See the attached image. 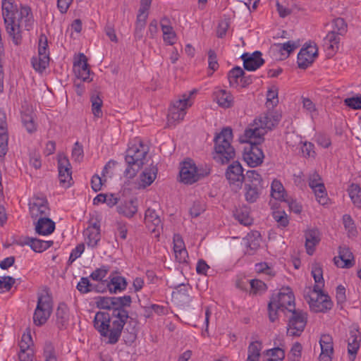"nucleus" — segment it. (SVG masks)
I'll use <instances>...</instances> for the list:
<instances>
[{"label":"nucleus","mask_w":361,"mask_h":361,"mask_svg":"<svg viewBox=\"0 0 361 361\" xmlns=\"http://www.w3.org/2000/svg\"><path fill=\"white\" fill-rule=\"evenodd\" d=\"M285 310L292 313L288 324L287 336H300L305 327L307 317L305 313L295 310V296L289 287L282 288L270 299L268 304L269 320L274 322L278 319V312Z\"/></svg>","instance_id":"1"},{"label":"nucleus","mask_w":361,"mask_h":361,"mask_svg":"<svg viewBox=\"0 0 361 361\" xmlns=\"http://www.w3.org/2000/svg\"><path fill=\"white\" fill-rule=\"evenodd\" d=\"M1 8L7 33L16 45L20 44L23 30L30 31L35 25L32 9L27 5L16 4L14 0H2Z\"/></svg>","instance_id":"2"},{"label":"nucleus","mask_w":361,"mask_h":361,"mask_svg":"<svg viewBox=\"0 0 361 361\" xmlns=\"http://www.w3.org/2000/svg\"><path fill=\"white\" fill-rule=\"evenodd\" d=\"M126 315L122 311H116L114 314L106 312H97L95 314L94 327L106 343L114 345L118 343L126 323Z\"/></svg>","instance_id":"3"},{"label":"nucleus","mask_w":361,"mask_h":361,"mask_svg":"<svg viewBox=\"0 0 361 361\" xmlns=\"http://www.w3.org/2000/svg\"><path fill=\"white\" fill-rule=\"evenodd\" d=\"M281 120V115L276 111H267L259 115L245 130L243 140L249 145L264 141V135L275 128Z\"/></svg>","instance_id":"4"},{"label":"nucleus","mask_w":361,"mask_h":361,"mask_svg":"<svg viewBox=\"0 0 361 361\" xmlns=\"http://www.w3.org/2000/svg\"><path fill=\"white\" fill-rule=\"evenodd\" d=\"M148 152L149 147L140 140L128 148L125 156V161L127 164V168L124 171L126 177L133 178L136 176L138 171L144 165Z\"/></svg>","instance_id":"5"},{"label":"nucleus","mask_w":361,"mask_h":361,"mask_svg":"<svg viewBox=\"0 0 361 361\" xmlns=\"http://www.w3.org/2000/svg\"><path fill=\"white\" fill-rule=\"evenodd\" d=\"M233 131L230 127L224 128L214 137V159L221 164L228 163L235 157V152L231 145Z\"/></svg>","instance_id":"6"},{"label":"nucleus","mask_w":361,"mask_h":361,"mask_svg":"<svg viewBox=\"0 0 361 361\" xmlns=\"http://www.w3.org/2000/svg\"><path fill=\"white\" fill-rule=\"evenodd\" d=\"M195 92L194 90L188 94H183L180 98L171 103L168 114V122L169 123L183 120L186 114V110L192 104L191 97Z\"/></svg>","instance_id":"7"},{"label":"nucleus","mask_w":361,"mask_h":361,"mask_svg":"<svg viewBox=\"0 0 361 361\" xmlns=\"http://www.w3.org/2000/svg\"><path fill=\"white\" fill-rule=\"evenodd\" d=\"M52 312L51 298L48 293H41L37 297V304L33 314V322L36 326L44 324Z\"/></svg>","instance_id":"8"},{"label":"nucleus","mask_w":361,"mask_h":361,"mask_svg":"<svg viewBox=\"0 0 361 361\" xmlns=\"http://www.w3.org/2000/svg\"><path fill=\"white\" fill-rule=\"evenodd\" d=\"M209 173V169H198L195 163L190 159L183 162L180 171V178L181 182L185 184H192Z\"/></svg>","instance_id":"9"},{"label":"nucleus","mask_w":361,"mask_h":361,"mask_svg":"<svg viewBox=\"0 0 361 361\" xmlns=\"http://www.w3.org/2000/svg\"><path fill=\"white\" fill-rule=\"evenodd\" d=\"M310 308L314 312H326L333 307V302L330 297L325 294L322 290L320 292L310 290V294L305 295Z\"/></svg>","instance_id":"10"},{"label":"nucleus","mask_w":361,"mask_h":361,"mask_svg":"<svg viewBox=\"0 0 361 361\" xmlns=\"http://www.w3.org/2000/svg\"><path fill=\"white\" fill-rule=\"evenodd\" d=\"M29 209L30 216L35 220L47 218L49 214L48 202L44 197H34L29 202Z\"/></svg>","instance_id":"11"},{"label":"nucleus","mask_w":361,"mask_h":361,"mask_svg":"<svg viewBox=\"0 0 361 361\" xmlns=\"http://www.w3.org/2000/svg\"><path fill=\"white\" fill-rule=\"evenodd\" d=\"M318 54L316 44H307L302 47L298 54V66L300 68L306 69L315 60Z\"/></svg>","instance_id":"12"},{"label":"nucleus","mask_w":361,"mask_h":361,"mask_svg":"<svg viewBox=\"0 0 361 361\" xmlns=\"http://www.w3.org/2000/svg\"><path fill=\"white\" fill-rule=\"evenodd\" d=\"M243 159L250 167H255L262 163L264 154L257 142L251 143L245 147Z\"/></svg>","instance_id":"13"},{"label":"nucleus","mask_w":361,"mask_h":361,"mask_svg":"<svg viewBox=\"0 0 361 361\" xmlns=\"http://www.w3.org/2000/svg\"><path fill=\"white\" fill-rule=\"evenodd\" d=\"M226 177L231 185L240 188L245 179L243 169L238 161L230 164L226 171Z\"/></svg>","instance_id":"14"},{"label":"nucleus","mask_w":361,"mask_h":361,"mask_svg":"<svg viewBox=\"0 0 361 361\" xmlns=\"http://www.w3.org/2000/svg\"><path fill=\"white\" fill-rule=\"evenodd\" d=\"M58 170L60 185L64 188L69 187L71 185L70 182L72 180V171L69 160L66 156H59Z\"/></svg>","instance_id":"15"},{"label":"nucleus","mask_w":361,"mask_h":361,"mask_svg":"<svg viewBox=\"0 0 361 361\" xmlns=\"http://www.w3.org/2000/svg\"><path fill=\"white\" fill-rule=\"evenodd\" d=\"M145 223L152 233L157 232L156 236H159V230L162 228V221L159 212L156 209L148 208L145 211Z\"/></svg>","instance_id":"16"},{"label":"nucleus","mask_w":361,"mask_h":361,"mask_svg":"<svg viewBox=\"0 0 361 361\" xmlns=\"http://www.w3.org/2000/svg\"><path fill=\"white\" fill-rule=\"evenodd\" d=\"M262 55L259 51H255L252 54H243L241 56V59L243 61L244 68L249 71H254L258 69L264 63Z\"/></svg>","instance_id":"17"},{"label":"nucleus","mask_w":361,"mask_h":361,"mask_svg":"<svg viewBox=\"0 0 361 361\" xmlns=\"http://www.w3.org/2000/svg\"><path fill=\"white\" fill-rule=\"evenodd\" d=\"M74 71L78 79L83 82H90V71L88 68L87 59L84 54H80L78 60L74 62Z\"/></svg>","instance_id":"18"},{"label":"nucleus","mask_w":361,"mask_h":361,"mask_svg":"<svg viewBox=\"0 0 361 361\" xmlns=\"http://www.w3.org/2000/svg\"><path fill=\"white\" fill-rule=\"evenodd\" d=\"M214 100L218 105L224 109H229L233 106L235 101L232 94L223 89L216 88L213 92Z\"/></svg>","instance_id":"19"},{"label":"nucleus","mask_w":361,"mask_h":361,"mask_svg":"<svg viewBox=\"0 0 361 361\" xmlns=\"http://www.w3.org/2000/svg\"><path fill=\"white\" fill-rule=\"evenodd\" d=\"M173 251L178 262L187 263L188 252L184 241L179 234H174L173 235Z\"/></svg>","instance_id":"20"},{"label":"nucleus","mask_w":361,"mask_h":361,"mask_svg":"<svg viewBox=\"0 0 361 361\" xmlns=\"http://www.w3.org/2000/svg\"><path fill=\"white\" fill-rule=\"evenodd\" d=\"M84 233L87 238V245L95 247L101 238L99 222L95 221L92 223L86 228Z\"/></svg>","instance_id":"21"},{"label":"nucleus","mask_w":361,"mask_h":361,"mask_svg":"<svg viewBox=\"0 0 361 361\" xmlns=\"http://www.w3.org/2000/svg\"><path fill=\"white\" fill-rule=\"evenodd\" d=\"M116 210L119 214L128 219L133 217L137 212V199H131L121 202L117 206Z\"/></svg>","instance_id":"22"},{"label":"nucleus","mask_w":361,"mask_h":361,"mask_svg":"<svg viewBox=\"0 0 361 361\" xmlns=\"http://www.w3.org/2000/svg\"><path fill=\"white\" fill-rule=\"evenodd\" d=\"M339 258L341 260V264H339V262L336 259V257L334 258L335 264L337 267H340L341 268H350L354 264L353 254L349 247L346 246L339 247Z\"/></svg>","instance_id":"23"},{"label":"nucleus","mask_w":361,"mask_h":361,"mask_svg":"<svg viewBox=\"0 0 361 361\" xmlns=\"http://www.w3.org/2000/svg\"><path fill=\"white\" fill-rule=\"evenodd\" d=\"M69 322V310L66 304H60L56 312V325L60 330L67 328Z\"/></svg>","instance_id":"24"},{"label":"nucleus","mask_w":361,"mask_h":361,"mask_svg":"<svg viewBox=\"0 0 361 361\" xmlns=\"http://www.w3.org/2000/svg\"><path fill=\"white\" fill-rule=\"evenodd\" d=\"M54 229L55 223L49 217H40L35 224V231L39 235H49L54 231Z\"/></svg>","instance_id":"25"},{"label":"nucleus","mask_w":361,"mask_h":361,"mask_svg":"<svg viewBox=\"0 0 361 361\" xmlns=\"http://www.w3.org/2000/svg\"><path fill=\"white\" fill-rule=\"evenodd\" d=\"M157 172L158 169L154 165L146 167L140 175V185L142 188L150 185L156 179Z\"/></svg>","instance_id":"26"},{"label":"nucleus","mask_w":361,"mask_h":361,"mask_svg":"<svg viewBox=\"0 0 361 361\" xmlns=\"http://www.w3.org/2000/svg\"><path fill=\"white\" fill-rule=\"evenodd\" d=\"M305 246L308 255H312L314 247L320 241V233L318 229L313 228L305 232Z\"/></svg>","instance_id":"27"},{"label":"nucleus","mask_w":361,"mask_h":361,"mask_svg":"<svg viewBox=\"0 0 361 361\" xmlns=\"http://www.w3.org/2000/svg\"><path fill=\"white\" fill-rule=\"evenodd\" d=\"M168 22L169 19L166 17L161 20L163 40L168 45H173L177 41V35L171 25L164 23Z\"/></svg>","instance_id":"28"},{"label":"nucleus","mask_w":361,"mask_h":361,"mask_svg":"<svg viewBox=\"0 0 361 361\" xmlns=\"http://www.w3.org/2000/svg\"><path fill=\"white\" fill-rule=\"evenodd\" d=\"M341 40V35L334 32L330 31L326 36L324 38L323 46L324 47L330 51L331 53H334L338 51L339 43Z\"/></svg>","instance_id":"29"},{"label":"nucleus","mask_w":361,"mask_h":361,"mask_svg":"<svg viewBox=\"0 0 361 361\" xmlns=\"http://www.w3.org/2000/svg\"><path fill=\"white\" fill-rule=\"evenodd\" d=\"M315 284L313 287V292H320L324 286V280L323 278V271L319 264H314L312 266L311 271Z\"/></svg>","instance_id":"30"},{"label":"nucleus","mask_w":361,"mask_h":361,"mask_svg":"<svg viewBox=\"0 0 361 361\" xmlns=\"http://www.w3.org/2000/svg\"><path fill=\"white\" fill-rule=\"evenodd\" d=\"M113 300H114V308L112 314H114V312L122 311L126 315V321L130 318L128 312L126 310V307H130L131 305V297L130 295H124L123 297H114Z\"/></svg>","instance_id":"31"},{"label":"nucleus","mask_w":361,"mask_h":361,"mask_svg":"<svg viewBox=\"0 0 361 361\" xmlns=\"http://www.w3.org/2000/svg\"><path fill=\"white\" fill-rule=\"evenodd\" d=\"M36 252H42L49 248L53 245V241H45L37 238H26L24 242Z\"/></svg>","instance_id":"32"},{"label":"nucleus","mask_w":361,"mask_h":361,"mask_svg":"<svg viewBox=\"0 0 361 361\" xmlns=\"http://www.w3.org/2000/svg\"><path fill=\"white\" fill-rule=\"evenodd\" d=\"M127 282L124 277L120 276H112L107 283V287L111 293H117L126 288Z\"/></svg>","instance_id":"33"},{"label":"nucleus","mask_w":361,"mask_h":361,"mask_svg":"<svg viewBox=\"0 0 361 361\" xmlns=\"http://www.w3.org/2000/svg\"><path fill=\"white\" fill-rule=\"evenodd\" d=\"M297 47L298 44L291 41H288L285 43H278L274 45V49L281 54L280 59H286Z\"/></svg>","instance_id":"34"},{"label":"nucleus","mask_w":361,"mask_h":361,"mask_svg":"<svg viewBox=\"0 0 361 361\" xmlns=\"http://www.w3.org/2000/svg\"><path fill=\"white\" fill-rule=\"evenodd\" d=\"M263 186H255L245 184V198L250 203L255 202L259 197Z\"/></svg>","instance_id":"35"},{"label":"nucleus","mask_w":361,"mask_h":361,"mask_svg":"<svg viewBox=\"0 0 361 361\" xmlns=\"http://www.w3.org/2000/svg\"><path fill=\"white\" fill-rule=\"evenodd\" d=\"M262 349V342L258 341L251 342L247 348V357L246 361H259Z\"/></svg>","instance_id":"36"},{"label":"nucleus","mask_w":361,"mask_h":361,"mask_svg":"<svg viewBox=\"0 0 361 361\" xmlns=\"http://www.w3.org/2000/svg\"><path fill=\"white\" fill-rule=\"evenodd\" d=\"M245 75L244 71L239 66L233 68L228 73L229 85L232 87H240V79Z\"/></svg>","instance_id":"37"},{"label":"nucleus","mask_w":361,"mask_h":361,"mask_svg":"<svg viewBox=\"0 0 361 361\" xmlns=\"http://www.w3.org/2000/svg\"><path fill=\"white\" fill-rule=\"evenodd\" d=\"M360 348V339L355 332H350V337L348 339V353L350 355V360L354 361Z\"/></svg>","instance_id":"38"},{"label":"nucleus","mask_w":361,"mask_h":361,"mask_svg":"<svg viewBox=\"0 0 361 361\" xmlns=\"http://www.w3.org/2000/svg\"><path fill=\"white\" fill-rule=\"evenodd\" d=\"M271 195L272 197L276 200L286 201L285 200V189L280 180L275 179L272 181L271 185Z\"/></svg>","instance_id":"39"},{"label":"nucleus","mask_w":361,"mask_h":361,"mask_svg":"<svg viewBox=\"0 0 361 361\" xmlns=\"http://www.w3.org/2000/svg\"><path fill=\"white\" fill-rule=\"evenodd\" d=\"M348 195L353 204L361 209V188L357 184H351L348 189Z\"/></svg>","instance_id":"40"},{"label":"nucleus","mask_w":361,"mask_h":361,"mask_svg":"<svg viewBox=\"0 0 361 361\" xmlns=\"http://www.w3.org/2000/svg\"><path fill=\"white\" fill-rule=\"evenodd\" d=\"M343 224L347 231L349 238H356L357 235V230L355 227V222L350 215L344 214L343 216Z\"/></svg>","instance_id":"41"},{"label":"nucleus","mask_w":361,"mask_h":361,"mask_svg":"<svg viewBox=\"0 0 361 361\" xmlns=\"http://www.w3.org/2000/svg\"><path fill=\"white\" fill-rule=\"evenodd\" d=\"M245 184L250 185L262 186V178L261 175L256 170H248L245 175Z\"/></svg>","instance_id":"42"},{"label":"nucleus","mask_w":361,"mask_h":361,"mask_svg":"<svg viewBox=\"0 0 361 361\" xmlns=\"http://www.w3.org/2000/svg\"><path fill=\"white\" fill-rule=\"evenodd\" d=\"M31 63L33 68L39 72L42 73L49 66V59L43 56V58L37 56H33L31 59Z\"/></svg>","instance_id":"43"},{"label":"nucleus","mask_w":361,"mask_h":361,"mask_svg":"<svg viewBox=\"0 0 361 361\" xmlns=\"http://www.w3.org/2000/svg\"><path fill=\"white\" fill-rule=\"evenodd\" d=\"M114 297L99 296L95 298V303L99 309L111 310L112 312L114 307Z\"/></svg>","instance_id":"44"},{"label":"nucleus","mask_w":361,"mask_h":361,"mask_svg":"<svg viewBox=\"0 0 361 361\" xmlns=\"http://www.w3.org/2000/svg\"><path fill=\"white\" fill-rule=\"evenodd\" d=\"M265 354L269 357L266 361H283L285 357L284 350L279 347L267 350Z\"/></svg>","instance_id":"45"},{"label":"nucleus","mask_w":361,"mask_h":361,"mask_svg":"<svg viewBox=\"0 0 361 361\" xmlns=\"http://www.w3.org/2000/svg\"><path fill=\"white\" fill-rule=\"evenodd\" d=\"M38 56L39 57L49 59L47 38L45 35H41L39 38Z\"/></svg>","instance_id":"46"},{"label":"nucleus","mask_w":361,"mask_h":361,"mask_svg":"<svg viewBox=\"0 0 361 361\" xmlns=\"http://www.w3.org/2000/svg\"><path fill=\"white\" fill-rule=\"evenodd\" d=\"M92 111L94 116L97 118L102 116V106L103 104L102 99L98 96H92L91 97Z\"/></svg>","instance_id":"47"},{"label":"nucleus","mask_w":361,"mask_h":361,"mask_svg":"<svg viewBox=\"0 0 361 361\" xmlns=\"http://www.w3.org/2000/svg\"><path fill=\"white\" fill-rule=\"evenodd\" d=\"M321 350L326 353H334L333 340L331 336L328 334H324L321 336L319 341Z\"/></svg>","instance_id":"48"},{"label":"nucleus","mask_w":361,"mask_h":361,"mask_svg":"<svg viewBox=\"0 0 361 361\" xmlns=\"http://www.w3.org/2000/svg\"><path fill=\"white\" fill-rule=\"evenodd\" d=\"M318 202L322 205H325L328 202V197L324 185H319V188L312 189Z\"/></svg>","instance_id":"49"},{"label":"nucleus","mask_w":361,"mask_h":361,"mask_svg":"<svg viewBox=\"0 0 361 361\" xmlns=\"http://www.w3.org/2000/svg\"><path fill=\"white\" fill-rule=\"evenodd\" d=\"M172 296L176 300L180 301L188 302L189 300L187 287L183 284L180 285L176 290L173 292Z\"/></svg>","instance_id":"50"},{"label":"nucleus","mask_w":361,"mask_h":361,"mask_svg":"<svg viewBox=\"0 0 361 361\" xmlns=\"http://www.w3.org/2000/svg\"><path fill=\"white\" fill-rule=\"evenodd\" d=\"M347 31V25L344 19L341 18H336L333 21V29L331 32H334L340 35H344Z\"/></svg>","instance_id":"51"},{"label":"nucleus","mask_w":361,"mask_h":361,"mask_svg":"<svg viewBox=\"0 0 361 361\" xmlns=\"http://www.w3.org/2000/svg\"><path fill=\"white\" fill-rule=\"evenodd\" d=\"M235 218L240 224L244 226H250L252 223V219L247 211L237 210L235 214Z\"/></svg>","instance_id":"52"},{"label":"nucleus","mask_w":361,"mask_h":361,"mask_svg":"<svg viewBox=\"0 0 361 361\" xmlns=\"http://www.w3.org/2000/svg\"><path fill=\"white\" fill-rule=\"evenodd\" d=\"M273 218L278 223L279 226L286 227L289 223L288 216L283 211L273 212Z\"/></svg>","instance_id":"53"},{"label":"nucleus","mask_w":361,"mask_h":361,"mask_svg":"<svg viewBox=\"0 0 361 361\" xmlns=\"http://www.w3.org/2000/svg\"><path fill=\"white\" fill-rule=\"evenodd\" d=\"M109 271V268L107 266H102L100 268L96 269L93 272H92L90 277L94 281H102L104 278L106 277Z\"/></svg>","instance_id":"54"},{"label":"nucleus","mask_w":361,"mask_h":361,"mask_svg":"<svg viewBox=\"0 0 361 361\" xmlns=\"http://www.w3.org/2000/svg\"><path fill=\"white\" fill-rule=\"evenodd\" d=\"M251 288L255 294L262 293L266 291L267 287V285L258 279H252L250 281Z\"/></svg>","instance_id":"55"},{"label":"nucleus","mask_w":361,"mask_h":361,"mask_svg":"<svg viewBox=\"0 0 361 361\" xmlns=\"http://www.w3.org/2000/svg\"><path fill=\"white\" fill-rule=\"evenodd\" d=\"M78 290L81 293H87L92 290V284L88 278L82 277L76 286Z\"/></svg>","instance_id":"56"},{"label":"nucleus","mask_w":361,"mask_h":361,"mask_svg":"<svg viewBox=\"0 0 361 361\" xmlns=\"http://www.w3.org/2000/svg\"><path fill=\"white\" fill-rule=\"evenodd\" d=\"M344 104L352 109H361V95L346 98Z\"/></svg>","instance_id":"57"},{"label":"nucleus","mask_w":361,"mask_h":361,"mask_svg":"<svg viewBox=\"0 0 361 361\" xmlns=\"http://www.w3.org/2000/svg\"><path fill=\"white\" fill-rule=\"evenodd\" d=\"M255 270L257 273H263L269 276H274L275 272L266 262L257 263L255 266Z\"/></svg>","instance_id":"58"},{"label":"nucleus","mask_w":361,"mask_h":361,"mask_svg":"<svg viewBox=\"0 0 361 361\" xmlns=\"http://www.w3.org/2000/svg\"><path fill=\"white\" fill-rule=\"evenodd\" d=\"M145 25L146 21L136 20L134 30V37L135 40H140L142 39Z\"/></svg>","instance_id":"59"},{"label":"nucleus","mask_w":361,"mask_h":361,"mask_svg":"<svg viewBox=\"0 0 361 361\" xmlns=\"http://www.w3.org/2000/svg\"><path fill=\"white\" fill-rule=\"evenodd\" d=\"M303 156L305 158H314L316 152L314 151V145L310 142H305L301 147Z\"/></svg>","instance_id":"60"},{"label":"nucleus","mask_w":361,"mask_h":361,"mask_svg":"<svg viewBox=\"0 0 361 361\" xmlns=\"http://www.w3.org/2000/svg\"><path fill=\"white\" fill-rule=\"evenodd\" d=\"M83 147L78 142H76L72 149V159L75 161L80 162L83 159Z\"/></svg>","instance_id":"61"},{"label":"nucleus","mask_w":361,"mask_h":361,"mask_svg":"<svg viewBox=\"0 0 361 361\" xmlns=\"http://www.w3.org/2000/svg\"><path fill=\"white\" fill-rule=\"evenodd\" d=\"M309 186L312 188H319V185H324L321 176L316 171L310 173L308 176Z\"/></svg>","instance_id":"62"},{"label":"nucleus","mask_w":361,"mask_h":361,"mask_svg":"<svg viewBox=\"0 0 361 361\" xmlns=\"http://www.w3.org/2000/svg\"><path fill=\"white\" fill-rule=\"evenodd\" d=\"M302 345L299 343H295L290 349L289 354L290 361H300L301 357Z\"/></svg>","instance_id":"63"},{"label":"nucleus","mask_w":361,"mask_h":361,"mask_svg":"<svg viewBox=\"0 0 361 361\" xmlns=\"http://www.w3.org/2000/svg\"><path fill=\"white\" fill-rule=\"evenodd\" d=\"M32 345V340L30 333L23 334L20 342L19 343L21 351L29 350L30 347Z\"/></svg>","instance_id":"64"}]
</instances>
